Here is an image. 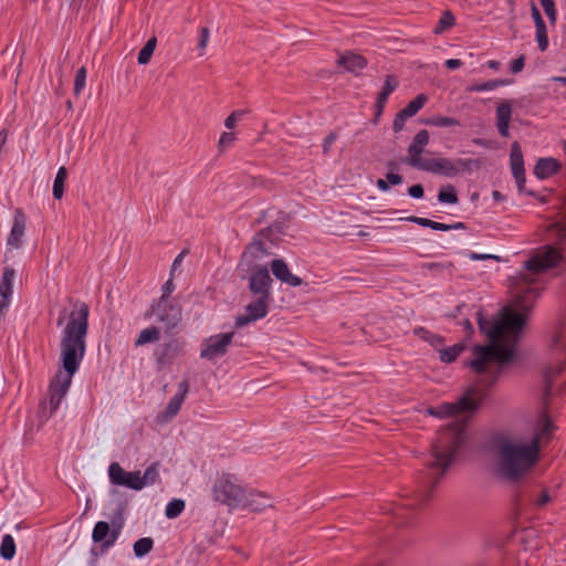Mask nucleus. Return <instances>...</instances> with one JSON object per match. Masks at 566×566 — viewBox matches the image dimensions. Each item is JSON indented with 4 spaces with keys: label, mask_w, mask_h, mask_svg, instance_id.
<instances>
[{
    "label": "nucleus",
    "mask_w": 566,
    "mask_h": 566,
    "mask_svg": "<svg viewBox=\"0 0 566 566\" xmlns=\"http://www.w3.org/2000/svg\"><path fill=\"white\" fill-rule=\"evenodd\" d=\"M565 262L563 250L553 244L537 249L524 263V270L517 276L510 279V291L513 297V307H503L499 318L489 321L483 317L482 311H476V321L480 331L490 340L489 345H475L472 349L473 359L468 366L479 375L488 376L478 386H471L455 402L442 403L430 408L429 413L439 418L460 416L474 412L486 396V387L491 386L503 367L509 364L515 354V346L520 334L527 321L536 298L543 290L536 275L549 269H556Z\"/></svg>",
    "instance_id": "f257e3e1"
},
{
    "label": "nucleus",
    "mask_w": 566,
    "mask_h": 566,
    "mask_svg": "<svg viewBox=\"0 0 566 566\" xmlns=\"http://www.w3.org/2000/svg\"><path fill=\"white\" fill-rule=\"evenodd\" d=\"M70 303L71 311L63 308L56 321L59 327L64 325L60 344L63 370H59L51 380L49 398L39 405L38 417L41 421H46L60 407L86 352L90 307L82 301L70 298Z\"/></svg>",
    "instance_id": "f03ea898"
},
{
    "label": "nucleus",
    "mask_w": 566,
    "mask_h": 566,
    "mask_svg": "<svg viewBox=\"0 0 566 566\" xmlns=\"http://www.w3.org/2000/svg\"><path fill=\"white\" fill-rule=\"evenodd\" d=\"M555 430L548 416H541L539 428L528 442H522L506 433H495L490 441V451L495 458L496 474L511 483L520 482L539 460L541 444L548 441Z\"/></svg>",
    "instance_id": "7ed1b4c3"
},
{
    "label": "nucleus",
    "mask_w": 566,
    "mask_h": 566,
    "mask_svg": "<svg viewBox=\"0 0 566 566\" xmlns=\"http://www.w3.org/2000/svg\"><path fill=\"white\" fill-rule=\"evenodd\" d=\"M465 420H453L447 427L438 431L437 437L431 443L430 458L428 459V468L436 474L434 478H428L423 482L421 489L416 494V500L412 503L405 504L403 507L415 510L423 505L430 500L432 489L437 485L440 478L453 464L460 449L467 440Z\"/></svg>",
    "instance_id": "20e7f679"
},
{
    "label": "nucleus",
    "mask_w": 566,
    "mask_h": 566,
    "mask_svg": "<svg viewBox=\"0 0 566 566\" xmlns=\"http://www.w3.org/2000/svg\"><path fill=\"white\" fill-rule=\"evenodd\" d=\"M549 350L552 356L556 359V363L545 368L543 374L545 384L543 403L546 408L549 405L551 398L555 392L559 391V388H555L554 381L566 366V322H560L553 332L549 342Z\"/></svg>",
    "instance_id": "39448f33"
},
{
    "label": "nucleus",
    "mask_w": 566,
    "mask_h": 566,
    "mask_svg": "<svg viewBox=\"0 0 566 566\" xmlns=\"http://www.w3.org/2000/svg\"><path fill=\"white\" fill-rule=\"evenodd\" d=\"M480 168V161L472 158H455L448 157L429 158L423 167L420 169L433 175L453 178L461 172H472Z\"/></svg>",
    "instance_id": "423d86ee"
},
{
    "label": "nucleus",
    "mask_w": 566,
    "mask_h": 566,
    "mask_svg": "<svg viewBox=\"0 0 566 566\" xmlns=\"http://www.w3.org/2000/svg\"><path fill=\"white\" fill-rule=\"evenodd\" d=\"M212 496L221 504L237 507L244 502L245 489L238 483L234 475L222 473L213 482Z\"/></svg>",
    "instance_id": "0eeeda50"
},
{
    "label": "nucleus",
    "mask_w": 566,
    "mask_h": 566,
    "mask_svg": "<svg viewBox=\"0 0 566 566\" xmlns=\"http://www.w3.org/2000/svg\"><path fill=\"white\" fill-rule=\"evenodd\" d=\"M430 134L427 129L419 130L411 144L407 148V156L402 158V163L408 166L420 170L429 158H422L426 146L429 144Z\"/></svg>",
    "instance_id": "6e6552de"
},
{
    "label": "nucleus",
    "mask_w": 566,
    "mask_h": 566,
    "mask_svg": "<svg viewBox=\"0 0 566 566\" xmlns=\"http://www.w3.org/2000/svg\"><path fill=\"white\" fill-rule=\"evenodd\" d=\"M430 134L427 129L419 130L411 144L407 148V156L402 158V163L408 166L420 170L429 158H422L426 146L429 144Z\"/></svg>",
    "instance_id": "1a4fd4ad"
},
{
    "label": "nucleus",
    "mask_w": 566,
    "mask_h": 566,
    "mask_svg": "<svg viewBox=\"0 0 566 566\" xmlns=\"http://www.w3.org/2000/svg\"><path fill=\"white\" fill-rule=\"evenodd\" d=\"M271 298L256 296L255 300L245 305V313L237 316L235 327L242 328L250 323L264 318L269 313Z\"/></svg>",
    "instance_id": "9d476101"
},
{
    "label": "nucleus",
    "mask_w": 566,
    "mask_h": 566,
    "mask_svg": "<svg viewBox=\"0 0 566 566\" xmlns=\"http://www.w3.org/2000/svg\"><path fill=\"white\" fill-rule=\"evenodd\" d=\"M233 336V332L210 336L202 343L200 357L213 360L223 356L227 353L228 346L231 344Z\"/></svg>",
    "instance_id": "9b49d317"
},
{
    "label": "nucleus",
    "mask_w": 566,
    "mask_h": 566,
    "mask_svg": "<svg viewBox=\"0 0 566 566\" xmlns=\"http://www.w3.org/2000/svg\"><path fill=\"white\" fill-rule=\"evenodd\" d=\"M108 476L111 482L115 485L126 486L135 491H140L143 489L140 472H126L117 462L109 464Z\"/></svg>",
    "instance_id": "f8f14e48"
},
{
    "label": "nucleus",
    "mask_w": 566,
    "mask_h": 566,
    "mask_svg": "<svg viewBox=\"0 0 566 566\" xmlns=\"http://www.w3.org/2000/svg\"><path fill=\"white\" fill-rule=\"evenodd\" d=\"M547 239L554 243H566V192L560 199L558 211L546 227Z\"/></svg>",
    "instance_id": "ddd939ff"
},
{
    "label": "nucleus",
    "mask_w": 566,
    "mask_h": 566,
    "mask_svg": "<svg viewBox=\"0 0 566 566\" xmlns=\"http://www.w3.org/2000/svg\"><path fill=\"white\" fill-rule=\"evenodd\" d=\"M273 280L268 268L258 266L249 276V290L254 296L272 300L271 284Z\"/></svg>",
    "instance_id": "4468645a"
},
{
    "label": "nucleus",
    "mask_w": 566,
    "mask_h": 566,
    "mask_svg": "<svg viewBox=\"0 0 566 566\" xmlns=\"http://www.w3.org/2000/svg\"><path fill=\"white\" fill-rule=\"evenodd\" d=\"M157 319L164 323L167 329L174 328L181 321V307L178 304L171 303L170 301H158L153 306Z\"/></svg>",
    "instance_id": "2eb2a0df"
},
{
    "label": "nucleus",
    "mask_w": 566,
    "mask_h": 566,
    "mask_svg": "<svg viewBox=\"0 0 566 566\" xmlns=\"http://www.w3.org/2000/svg\"><path fill=\"white\" fill-rule=\"evenodd\" d=\"M119 533L120 526L111 528L107 522L99 521L93 528L92 539L94 543H101V554H103L115 544Z\"/></svg>",
    "instance_id": "dca6fc26"
},
{
    "label": "nucleus",
    "mask_w": 566,
    "mask_h": 566,
    "mask_svg": "<svg viewBox=\"0 0 566 566\" xmlns=\"http://www.w3.org/2000/svg\"><path fill=\"white\" fill-rule=\"evenodd\" d=\"M188 391L189 381L184 379L178 384L177 394L168 401L166 408L158 416L163 422L170 421L179 412Z\"/></svg>",
    "instance_id": "f3484780"
},
{
    "label": "nucleus",
    "mask_w": 566,
    "mask_h": 566,
    "mask_svg": "<svg viewBox=\"0 0 566 566\" xmlns=\"http://www.w3.org/2000/svg\"><path fill=\"white\" fill-rule=\"evenodd\" d=\"M270 268L273 275L282 283H285L290 286H300L302 284V279L297 275H294L283 260H273L270 264Z\"/></svg>",
    "instance_id": "a211bd4d"
},
{
    "label": "nucleus",
    "mask_w": 566,
    "mask_h": 566,
    "mask_svg": "<svg viewBox=\"0 0 566 566\" xmlns=\"http://www.w3.org/2000/svg\"><path fill=\"white\" fill-rule=\"evenodd\" d=\"M25 231V217L21 209L15 210L13 224L7 240L11 248L19 249L22 245V237Z\"/></svg>",
    "instance_id": "6ab92c4d"
},
{
    "label": "nucleus",
    "mask_w": 566,
    "mask_h": 566,
    "mask_svg": "<svg viewBox=\"0 0 566 566\" xmlns=\"http://www.w3.org/2000/svg\"><path fill=\"white\" fill-rule=\"evenodd\" d=\"M15 272L12 268H4L1 282H0V315L7 311L9 306V298L12 295V282L14 280Z\"/></svg>",
    "instance_id": "aec40b11"
},
{
    "label": "nucleus",
    "mask_w": 566,
    "mask_h": 566,
    "mask_svg": "<svg viewBox=\"0 0 566 566\" xmlns=\"http://www.w3.org/2000/svg\"><path fill=\"white\" fill-rule=\"evenodd\" d=\"M512 118V102L503 101L496 107V127L502 137L510 135V122Z\"/></svg>",
    "instance_id": "412c9836"
},
{
    "label": "nucleus",
    "mask_w": 566,
    "mask_h": 566,
    "mask_svg": "<svg viewBox=\"0 0 566 566\" xmlns=\"http://www.w3.org/2000/svg\"><path fill=\"white\" fill-rule=\"evenodd\" d=\"M245 507H249L253 512H261L266 507H271V499L263 492L251 491L249 493L245 492L244 502L241 504Z\"/></svg>",
    "instance_id": "4be33fe9"
},
{
    "label": "nucleus",
    "mask_w": 566,
    "mask_h": 566,
    "mask_svg": "<svg viewBox=\"0 0 566 566\" xmlns=\"http://www.w3.org/2000/svg\"><path fill=\"white\" fill-rule=\"evenodd\" d=\"M337 63L347 72L358 74L367 65V60L359 54L347 52L338 57Z\"/></svg>",
    "instance_id": "5701e85b"
},
{
    "label": "nucleus",
    "mask_w": 566,
    "mask_h": 566,
    "mask_svg": "<svg viewBox=\"0 0 566 566\" xmlns=\"http://www.w3.org/2000/svg\"><path fill=\"white\" fill-rule=\"evenodd\" d=\"M398 84H399V82L394 75H388L386 77L385 84L382 86V90L378 94L376 105H375L377 116H379L382 113L385 105L388 101V97L398 87Z\"/></svg>",
    "instance_id": "b1692460"
},
{
    "label": "nucleus",
    "mask_w": 566,
    "mask_h": 566,
    "mask_svg": "<svg viewBox=\"0 0 566 566\" xmlns=\"http://www.w3.org/2000/svg\"><path fill=\"white\" fill-rule=\"evenodd\" d=\"M560 168L559 163L554 158H541L534 167V174L539 179H545L557 172Z\"/></svg>",
    "instance_id": "393cba45"
},
{
    "label": "nucleus",
    "mask_w": 566,
    "mask_h": 566,
    "mask_svg": "<svg viewBox=\"0 0 566 566\" xmlns=\"http://www.w3.org/2000/svg\"><path fill=\"white\" fill-rule=\"evenodd\" d=\"M510 161L513 175L525 172L523 154L517 142H514L511 146Z\"/></svg>",
    "instance_id": "a878e982"
},
{
    "label": "nucleus",
    "mask_w": 566,
    "mask_h": 566,
    "mask_svg": "<svg viewBox=\"0 0 566 566\" xmlns=\"http://www.w3.org/2000/svg\"><path fill=\"white\" fill-rule=\"evenodd\" d=\"M512 83H513L512 78H507V80H501V78L491 80V81L484 82L482 84H472V85L468 86L467 91L468 92L492 91V90H495V88H497L500 86L511 85Z\"/></svg>",
    "instance_id": "bb28decb"
},
{
    "label": "nucleus",
    "mask_w": 566,
    "mask_h": 566,
    "mask_svg": "<svg viewBox=\"0 0 566 566\" xmlns=\"http://www.w3.org/2000/svg\"><path fill=\"white\" fill-rule=\"evenodd\" d=\"M465 345L462 343L439 350V358L441 361L450 364L463 352Z\"/></svg>",
    "instance_id": "cd10ccee"
},
{
    "label": "nucleus",
    "mask_w": 566,
    "mask_h": 566,
    "mask_svg": "<svg viewBox=\"0 0 566 566\" xmlns=\"http://www.w3.org/2000/svg\"><path fill=\"white\" fill-rule=\"evenodd\" d=\"M427 101L428 96L426 94H419L411 102H409L407 106L401 109V112L403 115L412 117L424 106Z\"/></svg>",
    "instance_id": "c85d7f7f"
},
{
    "label": "nucleus",
    "mask_w": 566,
    "mask_h": 566,
    "mask_svg": "<svg viewBox=\"0 0 566 566\" xmlns=\"http://www.w3.org/2000/svg\"><path fill=\"white\" fill-rule=\"evenodd\" d=\"M264 254H266V249L264 247V241L260 237L255 235L253 238V241L248 247L247 251L244 252L243 256L251 255L254 259H260Z\"/></svg>",
    "instance_id": "c756f323"
},
{
    "label": "nucleus",
    "mask_w": 566,
    "mask_h": 566,
    "mask_svg": "<svg viewBox=\"0 0 566 566\" xmlns=\"http://www.w3.org/2000/svg\"><path fill=\"white\" fill-rule=\"evenodd\" d=\"M67 178V170L64 166L60 167L53 182V197L61 199L64 193V184Z\"/></svg>",
    "instance_id": "7c9ffc66"
},
{
    "label": "nucleus",
    "mask_w": 566,
    "mask_h": 566,
    "mask_svg": "<svg viewBox=\"0 0 566 566\" xmlns=\"http://www.w3.org/2000/svg\"><path fill=\"white\" fill-rule=\"evenodd\" d=\"M156 45H157V39L155 36H151L146 42V44L142 48V50L138 53V57H137V61L140 65H146L150 61V59L154 54V51L156 49Z\"/></svg>",
    "instance_id": "2f4dec72"
},
{
    "label": "nucleus",
    "mask_w": 566,
    "mask_h": 566,
    "mask_svg": "<svg viewBox=\"0 0 566 566\" xmlns=\"http://www.w3.org/2000/svg\"><path fill=\"white\" fill-rule=\"evenodd\" d=\"M0 555L6 560H11L15 555V543L10 534H6L2 538Z\"/></svg>",
    "instance_id": "473e14b6"
},
{
    "label": "nucleus",
    "mask_w": 566,
    "mask_h": 566,
    "mask_svg": "<svg viewBox=\"0 0 566 566\" xmlns=\"http://www.w3.org/2000/svg\"><path fill=\"white\" fill-rule=\"evenodd\" d=\"M154 547L151 537H142L134 543L133 549L137 558L146 556Z\"/></svg>",
    "instance_id": "72a5a7b5"
},
{
    "label": "nucleus",
    "mask_w": 566,
    "mask_h": 566,
    "mask_svg": "<svg viewBox=\"0 0 566 566\" xmlns=\"http://www.w3.org/2000/svg\"><path fill=\"white\" fill-rule=\"evenodd\" d=\"M176 355L177 345L174 343H167L156 350V358L159 365L166 364L167 360L174 358Z\"/></svg>",
    "instance_id": "f704fd0d"
},
{
    "label": "nucleus",
    "mask_w": 566,
    "mask_h": 566,
    "mask_svg": "<svg viewBox=\"0 0 566 566\" xmlns=\"http://www.w3.org/2000/svg\"><path fill=\"white\" fill-rule=\"evenodd\" d=\"M438 200L441 203H450V205L458 203L459 198H458L457 190H455L454 186L448 185V186L440 188V190L438 192Z\"/></svg>",
    "instance_id": "c9c22d12"
},
{
    "label": "nucleus",
    "mask_w": 566,
    "mask_h": 566,
    "mask_svg": "<svg viewBox=\"0 0 566 566\" xmlns=\"http://www.w3.org/2000/svg\"><path fill=\"white\" fill-rule=\"evenodd\" d=\"M140 480L143 483V489L146 485H150L156 483L159 480V463L154 462L151 463L144 472V474H140Z\"/></svg>",
    "instance_id": "e433bc0d"
},
{
    "label": "nucleus",
    "mask_w": 566,
    "mask_h": 566,
    "mask_svg": "<svg viewBox=\"0 0 566 566\" xmlns=\"http://www.w3.org/2000/svg\"><path fill=\"white\" fill-rule=\"evenodd\" d=\"M159 339V331L156 327L145 328L135 340V346H143Z\"/></svg>",
    "instance_id": "4c0bfd02"
},
{
    "label": "nucleus",
    "mask_w": 566,
    "mask_h": 566,
    "mask_svg": "<svg viewBox=\"0 0 566 566\" xmlns=\"http://www.w3.org/2000/svg\"><path fill=\"white\" fill-rule=\"evenodd\" d=\"M454 22H455L454 15L449 10H447L440 17L437 25L433 29V32L436 34H441L446 30L452 28L454 25Z\"/></svg>",
    "instance_id": "58836bf2"
},
{
    "label": "nucleus",
    "mask_w": 566,
    "mask_h": 566,
    "mask_svg": "<svg viewBox=\"0 0 566 566\" xmlns=\"http://www.w3.org/2000/svg\"><path fill=\"white\" fill-rule=\"evenodd\" d=\"M413 333L433 347H439L443 343V338L440 335L433 334L423 327L415 328Z\"/></svg>",
    "instance_id": "ea45409f"
},
{
    "label": "nucleus",
    "mask_w": 566,
    "mask_h": 566,
    "mask_svg": "<svg viewBox=\"0 0 566 566\" xmlns=\"http://www.w3.org/2000/svg\"><path fill=\"white\" fill-rule=\"evenodd\" d=\"M424 124L436 127H453L459 126L460 122L453 117L434 116L423 120Z\"/></svg>",
    "instance_id": "a19ab883"
},
{
    "label": "nucleus",
    "mask_w": 566,
    "mask_h": 566,
    "mask_svg": "<svg viewBox=\"0 0 566 566\" xmlns=\"http://www.w3.org/2000/svg\"><path fill=\"white\" fill-rule=\"evenodd\" d=\"M185 510V501L181 499H174L170 501L165 510V514L168 518L178 517Z\"/></svg>",
    "instance_id": "79ce46f5"
},
{
    "label": "nucleus",
    "mask_w": 566,
    "mask_h": 566,
    "mask_svg": "<svg viewBox=\"0 0 566 566\" xmlns=\"http://www.w3.org/2000/svg\"><path fill=\"white\" fill-rule=\"evenodd\" d=\"M536 28V40L538 43V49L544 52L548 46V38H547V29L545 22L538 23L535 25Z\"/></svg>",
    "instance_id": "37998d69"
},
{
    "label": "nucleus",
    "mask_w": 566,
    "mask_h": 566,
    "mask_svg": "<svg viewBox=\"0 0 566 566\" xmlns=\"http://www.w3.org/2000/svg\"><path fill=\"white\" fill-rule=\"evenodd\" d=\"M86 69L84 66L80 67L76 71L75 80H74V94L80 95L86 84Z\"/></svg>",
    "instance_id": "c03bdc74"
},
{
    "label": "nucleus",
    "mask_w": 566,
    "mask_h": 566,
    "mask_svg": "<svg viewBox=\"0 0 566 566\" xmlns=\"http://www.w3.org/2000/svg\"><path fill=\"white\" fill-rule=\"evenodd\" d=\"M551 24H555L557 20V11L553 0H539Z\"/></svg>",
    "instance_id": "a18cd8bd"
},
{
    "label": "nucleus",
    "mask_w": 566,
    "mask_h": 566,
    "mask_svg": "<svg viewBox=\"0 0 566 566\" xmlns=\"http://www.w3.org/2000/svg\"><path fill=\"white\" fill-rule=\"evenodd\" d=\"M552 501V496L549 495V493L546 491V490H542L539 492V494L534 497L533 502H534V505L537 507V509H542L544 507L546 504H548L549 502Z\"/></svg>",
    "instance_id": "49530a36"
},
{
    "label": "nucleus",
    "mask_w": 566,
    "mask_h": 566,
    "mask_svg": "<svg viewBox=\"0 0 566 566\" xmlns=\"http://www.w3.org/2000/svg\"><path fill=\"white\" fill-rule=\"evenodd\" d=\"M245 114L244 111H234L232 112L224 120V126L229 129L235 126V123L242 118Z\"/></svg>",
    "instance_id": "de8ad7c7"
},
{
    "label": "nucleus",
    "mask_w": 566,
    "mask_h": 566,
    "mask_svg": "<svg viewBox=\"0 0 566 566\" xmlns=\"http://www.w3.org/2000/svg\"><path fill=\"white\" fill-rule=\"evenodd\" d=\"M234 140H235V136L233 133L224 132L220 136L218 147L220 149L227 148V147L231 146L234 143Z\"/></svg>",
    "instance_id": "09e8293b"
},
{
    "label": "nucleus",
    "mask_w": 566,
    "mask_h": 566,
    "mask_svg": "<svg viewBox=\"0 0 566 566\" xmlns=\"http://www.w3.org/2000/svg\"><path fill=\"white\" fill-rule=\"evenodd\" d=\"M409 118L407 115H403L401 111H399L394 119L392 128L395 133H399L403 129L405 123Z\"/></svg>",
    "instance_id": "8fccbe9b"
},
{
    "label": "nucleus",
    "mask_w": 566,
    "mask_h": 566,
    "mask_svg": "<svg viewBox=\"0 0 566 566\" xmlns=\"http://www.w3.org/2000/svg\"><path fill=\"white\" fill-rule=\"evenodd\" d=\"M161 290H163V294H161L159 301H164V302L169 301V296L175 290V284H174V281L171 277L163 285Z\"/></svg>",
    "instance_id": "3c124183"
},
{
    "label": "nucleus",
    "mask_w": 566,
    "mask_h": 566,
    "mask_svg": "<svg viewBox=\"0 0 566 566\" xmlns=\"http://www.w3.org/2000/svg\"><path fill=\"white\" fill-rule=\"evenodd\" d=\"M209 36H210L209 29L208 28H201L200 29L199 41H198V49L199 50H205L206 49V46L208 44V41H209Z\"/></svg>",
    "instance_id": "603ef678"
},
{
    "label": "nucleus",
    "mask_w": 566,
    "mask_h": 566,
    "mask_svg": "<svg viewBox=\"0 0 566 566\" xmlns=\"http://www.w3.org/2000/svg\"><path fill=\"white\" fill-rule=\"evenodd\" d=\"M408 195L413 199H421L424 195L423 187L420 184L413 185L408 188Z\"/></svg>",
    "instance_id": "864d4df0"
},
{
    "label": "nucleus",
    "mask_w": 566,
    "mask_h": 566,
    "mask_svg": "<svg viewBox=\"0 0 566 566\" xmlns=\"http://www.w3.org/2000/svg\"><path fill=\"white\" fill-rule=\"evenodd\" d=\"M337 135L335 132H331L323 142V153L327 155L329 153L332 144L336 140Z\"/></svg>",
    "instance_id": "5fc2aeb1"
},
{
    "label": "nucleus",
    "mask_w": 566,
    "mask_h": 566,
    "mask_svg": "<svg viewBox=\"0 0 566 566\" xmlns=\"http://www.w3.org/2000/svg\"><path fill=\"white\" fill-rule=\"evenodd\" d=\"M524 65H525V57H524V55H521L511 62V72L516 74L523 70Z\"/></svg>",
    "instance_id": "6e6d98bb"
},
{
    "label": "nucleus",
    "mask_w": 566,
    "mask_h": 566,
    "mask_svg": "<svg viewBox=\"0 0 566 566\" xmlns=\"http://www.w3.org/2000/svg\"><path fill=\"white\" fill-rule=\"evenodd\" d=\"M400 220H406V221H409V222H412V223L419 224V226H421V227H426V228H428V224H429V220H430V219L421 218V217H416V216H411V217H407V218H400Z\"/></svg>",
    "instance_id": "4d7b16f0"
},
{
    "label": "nucleus",
    "mask_w": 566,
    "mask_h": 566,
    "mask_svg": "<svg viewBox=\"0 0 566 566\" xmlns=\"http://www.w3.org/2000/svg\"><path fill=\"white\" fill-rule=\"evenodd\" d=\"M517 185V188L520 192H526L525 190V172H521L517 175H513ZM527 193L532 195L531 191H527Z\"/></svg>",
    "instance_id": "13d9d810"
},
{
    "label": "nucleus",
    "mask_w": 566,
    "mask_h": 566,
    "mask_svg": "<svg viewBox=\"0 0 566 566\" xmlns=\"http://www.w3.org/2000/svg\"><path fill=\"white\" fill-rule=\"evenodd\" d=\"M273 233H274L273 228L268 227V228L260 230L255 235L260 237L265 242V240L273 241V238H272Z\"/></svg>",
    "instance_id": "bf43d9fd"
},
{
    "label": "nucleus",
    "mask_w": 566,
    "mask_h": 566,
    "mask_svg": "<svg viewBox=\"0 0 566 566\" xmlns=\"http://www.w3.org/2000/svg\"><path fill=\"white\" fill-rule=\"evenodd\" d=\"M531 13H532V19L534 20L535 25L544 22L539 10L534 2L531 3Z\"/></svg>",
    "instance_id": "052dcab7"
},
{
    "label": "nucleus",
    "mask_w": 566,
    "mask_h": 566,
    "mask_svg": "<svg viewBox=\"0 0 566 566\" xmlns=\"http://www.w3.org/2000/svg\"><path fill=\"white\" fill-rule=\"evenodd\" d=\"M469 258L474 261H482V260H489V259L499 260V256H496V255L482 254V253H475V252H470Z\"/></svg>",
    "instance_id": "680f3d73"
},
{
    "label": "nucleus",
    "mask_w": 566,
    "mask_h": 566,
    "mask_svg": "<svg viewBox=\"0 0 566 566\" xmlns=\"http://www.w3.org/2000/svg\"><path fill=\"white\" fill-rule=\"evenodd\" d=\"M428 228L436 230V231H449L450 227L446 223L437 222L433 220H429Z\"/></svg>",
    "instance_id": "e2e57ef3"
},
{
    "label": "nucleus",
    "mask_w": 566,
    "mask_h": 566,
    "mask_svg": "<svg viewBox=\"0 0 566 566\" xmlns=\"http://www.w3.org/2000/svg\"><path fill=\"white\" fill-rule=\"evenodd\" d=\"M386 179H387L388 184L394 185V186L400 185L402 182V177L395 172H388L386 175Z\"/></svg>",
    "instance_id": "0e129e2a"
},
{
    "label": "nucleus",
    "mask_w": 566,
    "mask_h": 566,
    "mask_svg": "<svg viewBox=\"0 0 566 566\" xmlns=\"http://www.w3.org/2000/svg\"><path fill=\"white\" fill-rule=\"evenodd\" d=\"M462 64V61L459 59H449L446 61V66L450 70L459 69Z\"/></svg>",
    "instance_id": "69168bd1"
},
{
    "label": "nucleus",
    "mask_w": 566,
    "mask_h": 566,
    "mask_svg": "<svg viewBox=\"0 0 566 566\" xmlns=\"http://www.w3.org/2000/svg\"><path fill=\"white\" fill-rule=\"evenodd\" d=\"M186 253H187L186 250L181 251L177 255V258L174 260L172 265H171V273L180 265V263H181L184 256L186 255Z\"/></svg>",
    "instance_id": "338daca9"
},
{
    "label": "nucleus",
    "mask_w": 566,
    "mask_h": 566,
    "mask_svg": "<svg viewBox=\"0 0 566 566\" xmlns=\"http://www.w3.org/2000/svg\"><path fill=\"white\" fill-rule=\"evenodd\" d=\"M459 324L464 327L469 335L473 333V325L468 318H463Z\"/></svg>",
    "instance_id": "774afa93"
}]
</instances>
